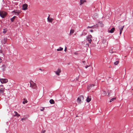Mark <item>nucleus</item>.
Wrapping results in <instances>:
<instances>
[{
    "label": "nucleus",
    "mask_w": 133,
    "mask_h": 133,
    "mask_svg": "<svg viewBox=\"0 0 133 133\" xmlns=\"http://www.w3.org/2000/svg\"><path fill=\"white\" fill-rule=\"evenodd\" d=\"M109 52L110 53H112L113 52V51L112 50H111L109 51Z\"/></svg>",
    "instance_id": "c85d7f7f"
},
{
    "label": "nucleus",
    "mask_w": 133,
    "mask_h": 133,
    "mask_svg": "<svg viewBox=\"0 0 133 133\" xmlns=\"http://www.w3.org/2000/svg\"><path fill=\"white\" fill-rule=\"evenodd\" d=\"M2 61V59L0 57V63H1Z\"/></svg>",
    "instance_id": "473e14b6"
},
{
    "label": "nucleus",
    "mask_w": 133,
    "mask_h": 133,
    "mask_svg": "<svg viewBox=\"0 0 133 133\" xmlns=\"http://www.w3.org/2000/svg\"><path fill=\"white\" fill-rule=\"evenodd\" d=\"M50 103L51 104H54L55 103V102L54 101L53 99H51L49 101Z\"/></svg>",
    "instance_id": "412c9836"
},
{
    "label": "nucleus",
    "mask_w": 133,
    "mask_h": 133,
    "mask_svg": "<svg viewBox=\"0 0 133 133\" xmlns=\"http://www.w3.org/2000/svg\"><path fill=\"white\" fill-rule=\"evenodd\" d=\"M116 99V98L115 97L111 99L110 101V102H111L112 101H114V100H115Z\"/></svg>",
    "instance_id": "393cba45"
},
{
    "label": "nucleus",
    "mask_w": 133,
    "mask_h": 133,
    "mask_svg": "<svg viewBox=\"0 0 133 133\" xmlns=\"http://www.w3.org/2000/svg\"><path fill=\"white\" fill-rule=\"evenodd\" d=\"M28 102L26 99L25 98H24L23 99V102L22 103L24 104H25V103H27Z\"/></svg>",
    "instance_id": "a211bd4d"
},
{
    "label": "nucleus",
    "mask_w": 133,
    "mask_h": 133,
    "mask_svg": "<svg viewBox=\"0 0 133 133\" xmlns=\"http://www.w3.org/2000/svg\"><path fill=\"white\" fill-rule=\"evenodd\" d=\"M61 72V70L60 69L58 68L57 70L54 71V72L58 76H59L60 75V73Z\"/></svg>",
    "instance_id": "423d86ee"
},
{
    "label": "nucleus",
    "mask_w": 133,
    "mask_h": 133,
    "mask_svg": "<svg viewBox=\"0 0 133 133\" xmlns=\"http://www.w3.org/2000/svg\"><path fill=\"white\" fill-rule=\"evenodd\" d=\"M119 63V61H117L114 63V64L115 65H116L118 64Z\"/></svg>",
    "instance_id": "a878e982"
},
{
    "label": "nucleus",
    "mask_w": 133,
    "mask_h": 133,
    "mask_svg": "<svg viewBox=\"0 0 133 133\" xmlns=\"http://www.w3.org/2000/svg\"><path fill=\"white\" fill-rule=\"evenodd\" d=\"M102 43L104 45L105 47H106L108 45V42L106 39H103Z\"/></svg>",
    "instance_id": "0eeeda50"
},
{
    "label": "nucleus",
    "mask_w": 133,
    "mask_h": 133,
    "mask_svg": "<svg viewBox=\"0 0 133 133\" xmlns=\"http://www.w3.org/2000/svg\"><path fill=\"white\" fill-rule=\"evenodd\" d=\"M7 13L4 11H0V16L2 18H4L7 15Z\"/></svg>",
    "instance_id": "7ed1b4c3"
},
{
    "label": "nucleus",
    "mask_w": 133,
    "mask_h": 133,
    "mask_svg": "<svg viewBox=\"0 0 133 133\" xmlns=\"http://www.w3.org/2000/svg\"><path fill=\"white\" fill-rule=\"evenodd\" d=\"M44 108H43V109H40V110H41V111H43L44 110Z\"/></svg>",
    "instance_id": "c9c22d12"
},
{
    "label": "nucleus",
    "mask_w": 133,
    "mask_h": 133,
    "mask_svg": "<svg viewBox=\"0 0 133 133\" xmlns=\"http://www.w3.org/2000/svg\"><path fill=\"white\" fill-rule=\"evenodd\" d=\"M0 81L2 83H5L8 82V80L6 79H1Z\"/></svg>",
    "instance_id": "6e6552de"
},
{
    "label": "nucleus",
    "mask_w": 133,
    "mask_h": 133,
    "mask_svg": "<svg viewBox=\"0 0 133 133\" xmlns=\"http://www.w3.org/2000/svg\"><path fill=\"white\" fill-rule=\"evenodd\" d=\"M3 68L2 69L3 71H4L5 70L6 68V66L5 65H3L2 66Z\"/></svg>",
    "instance_id": "4be33fe9"
},
{
    "label": "nucleus",
    "mask_w": 133,
    "mask_h": 133,
    "mask_svg": "<svg viewBox=\"0 0 133 133\" xmlns=\"http://www.w3.org/2000/svg\"><path fill=\"white\" fill-rule=\"evenodd\" d=\"M115 30V28H113L111 29L108 32H110V33H112L114 32Z\"/></svg>",
    "instance_id": "dca6fc26"
},
{
    "label": "nucleus",
    "mask_w": 133,
    "mask_h": 133,
    "mask_svg": "<svg viewBox=\"0 0 133 133\" xmlns=\"http://www.w3.org/2000/svg\"><path fill=\"white\" fill-rule=\"evenodd\" d=\"M45 131H46L45 130H44L43 131H42L41 133H45Z\"/></svg>",
    "instance_id": "7c9ffc66"
},
{
    "label": "nucleus",
    "mask_w": 133,
    "mask_h": 133,
    "mask_svg": "<svg viewBox=\"0 0 133 133\" xmlns=\"http://www.w3.org/2000/svg\"><path fill=\"white\" fill-rule=\"evenodd\" d=\"M89 66H88V65H87L86 66H85V68H87Z\"/></svg>",
    "instance_id": "e433bc0d"
},
{
    "label": "nucleus",
    "mask_w": 133,
    "mask_h": 133,
    "mask_svg": "<svg viewBox=\"0 0 133 133\" xmlns=\"http://www.w3.org/2000/svg\"><path fill=\"white\" fill-rule=\"evenodd\" d=\"M16 17V16H14L12 18H11L10 19V20L12 22H14V19H15V18Z\"/></svg>",
    "instance_id": "aec40b11"
},
{
    "label": "nucleus",
    "mask_w": 133,
    "mask_h": 133,
    "mask_svg": "<svg viewBox=\"0 0 133 133\" xmlns=\"http://www.w3.org/2000/svg\"><path fill=\"white\" fill-rule=\"evenodd\" d=\"M124 27V25H123L122 26V27L121 28L119 27V29L120 30V35H121L122 33V30H123V29Z\"/></svg>",
    "instance_id": "4468645a"
},
{
    "label": "nucleus",
    "mask_w": 133,
    "mask_h": 133,
    "mask_svg": "<svg viewBox=\"0 0 133 133\" xmlns=\"http://www.w3.org/2000/svg\"><path fill=\"white\" fill-rule=\"evenodd\" d=\"M7 39L6 38L4 37L2 40L1 42L3 44H5L7 41Z\"/></svg>",
    "instance_id": "1a4fd4ad"
},
{
    "label": "nucleus",
    "mask_w": 133,
    "mask_h": 133,
    "mask_svg": "<svg viewBox=\"0 0 133 133\" xmlns=\"http://www.w3.org/2000/svg\"><path fill=\"white\" fill-rule=\"evenodd\" d=\"M93 26H88V27L87 28H92V27Z\"/></svg>",
    "instance_id": "f704fd0d"
},
{
    "label": "nucleus",
    "mask_w": 133,
    "mask_h": 133,
    "mask_svg": "<svg viewBox=\"0 0 133 133\" xmlns=\"http://www.w3.org/2000/svg\"><path fill=\"white\" fill-rule=\"evenodd\" d=\"M48 21L49 22L51 23L52 21L54 20V19L51 18H50V16L49 15L48 17L47 18Z\"/></svg>",
    "instance_id": "9b49d317"
},
{
    "label": "nucleus",
    "mask_w": 133,
    "mask_h": 133,
    "mask_svg": "<svg viewBox=\"0 0 133 133\" xmlns=\"http://www.w3.org/2000/svg\"><path fill=\"white\" fill-rule=\"evenodd\" d=\"M7 31V30L6 29H4L3 30V32L4 33H5Z\"/></svg>",
    "instance_id": "cd10ccee"
},
{
    "label": "nucleus",
    "mask_w": 133,
    "mask_h": 133,
    "mask_svg": "<svg viewBox=\"0 0 133 133\" xmlns=\"http://www.w3.org/2000/svg\"><path fill=\"white\" fill-rule=\"evenodd\" d=\"M103 94L105 95H106V94H107V93H106V91H103Z\"/></svg>",
    "instance_id": "c756f323"
},
{
    "label": "nucleus",
    "mask_w": 133,
    "mask_h": 133,
    "mask_svg": "<svg viewBox=\"0 0 133 133\" xmlns=\"http://www.w3.org/2000/svg\"><path fill=\"white\" fill-rule=\"evenodd\" d=\"M84 99L83 97L82 96H79L77 99V102L78 103L80 104L83 102Z\"/></svg>",
    "instance_id": "f03ea898"
},
{
    "label": "nucleus",
    "mask_w": 133,
    "mask_h": 133,
    "mask_svg": "<svg viewBox=\"0 0 133 133\" xmlns=\"http://www.w3.org/2000/svg\"><path fill=\"white\" fill-rule=\"evenodd\" d=\"M90 31L91 32H93V31L92 30H91Z\"/></svg>",
    "instance_id": "4c0bfd02"
},
{
    "label": "nucleus",
    "mask_w": 133,
    "mask_h": 133,
    "mask_svg": "<svg viewBox=\"0 0 133 133\" xmlns=\"http://www.w3.org/2000/svg\"><path fill=\"white\" fill-rule=\"evenodd\" d=\"M111 90H110V91H109L108 92V96H110V94L111 93Z\"/></svg>",
    "instance_id": "bb28decb"
},
{
    "label": "nucleus",
    "mask_w": 133,
    "mask_h": 133,
    "mask_svg": "<svg viewBox=\"0 0 133 133\" xmlns=\"http://www.w3.org/2000/svg\"><path fill=\"white\" fill-rule=\"evenodd\" d=\"M28 5L27 4H25L22 5V9L23 10H25L28 9Z\"/></svg>",
    "instance_id": "9d476101"
},
{
    "label": "nucleus",
    "mask_w": 133,
    "mask_h": 133,
    "mask_svg": "<svg viewBox=\"0 0 133 133\" xmlns=\"http://www.w3.org/2000/svg\"><path fill=\"white\" fill-rule=\"evenodd\" d=\"M83 63H84V61H83Z\"/></svg>",
    "instance_id": "a19ab883"
},
{
    "label": "nucleus",
    "mask_w": 133,
    "mask_h": 133,
    "mask_svg": "<svg viewBox=\"0 0 133 133\" xmlns=\"http://www.w3.org/2000/svg\"><path fill=\"white\" fill-rule=\"evenodd\" d=\"M63 48H62L61 47H60L59 49H57V51H62V50H63Z\"/></svg>",
    "instance_id": "b1692460"
},
{
    "label": "nucleus",
    "mask_w": 133,
    "mask_h": 133,
    "mask_svg": "<svg viewBox=\"0 0 133 133\" xmlns=\"http://www.w3.org/2000/svg\"><path fill=\"white\" fill-rule=\"evenodd\" d=\"M92 37V36L91 35H90L87 36V40L90 43H91V42L92 41L91 38Z\"/></svg>",
    "instance_id": "39448f33"
},
{
    "label": "nucleus",
    "mask_w": 133,
    "mask_h": 133,
    "mask_svg": "<svg viewBox=\"0 0 133 133\" xmlns=\"http://www.w3.org/2000/svg\"><path fill=\"white\" fill-rule=\"evenodd\" d=\"M5 88L4 87L3 85H0V94L3 93L4 91Z\"/></svg>",
    "instance_id": "20e7f679"
},
{
    "label": "nucleus",
    "mask_w": 133,
    "mask_h": 133,
    "mask_svg": "<svg viewBox=\"0 0 133 133\" xmlns=\"http://www.w3.org/2000/svg\"><path fill=\"white\" fill-rule=\"evenodd\" d=\"M126 56H125V57H126Z\"/></svg>",
    "instance_id": "79ce46f5"
},
{
    "label": "nucleus",
    "mask_w": 133,
    "mask_h": 133,
    "mask_svg": "<svg viewBox=\"0 0 133 133\" xmlns=\"http://www.w3.org/2000/svg\"><path fill=\"white\" fill-rule=\"evenodd\" d=\"M30 87L33 89H36L37 86L36 84L31 81H30Z\"/></svg>",
    "instance_id": "f257e3e1"
},
{
    "label": "nucleus",
    "mask_w": 133,
    "mask_h": 133,
    "mask_svg": "<svg viewBox=\"0 0 133 133\" xmlns=\"http://www.w3.org/2000/svg\"><path fill=\"white\" fill-rule=\"evenodd\" d=\"M39 69L41 71H42V70L41 69V68Z\"/></svg>",
    "instance_id": "58836bf2"
},
{
    "label": "nucleus",
    "mask_w": 133,
    "mask_h": 133,
    "mask_svg": "<svg viewBox=\"0 0 133 133\" xmlns=\"http://www.w3.org/2000/svg\"><path fill=\"white\" fill-rule=\"evenodd\" d=\"M13 12H14L15 14L17 15H19L21 12L19 11H14Z\"/></svg>",
    "instance_id": "ddd939ff"
},
{
    "label": "nucleus",
    "mask_w": 133,
    "mask_h": 133,
    "mask_svg": "<svg viewBox=\"0 0 133 133\" xmlns=\"http://www.w3.org/2000/svg\"><path fill=\"white\" fill-rule=\"evenodd\" d=\"M14 114L13 115V116H16L17 117H18L19 116H20V115L18 114V113L16 111H14Z\"/></svg>",
    "instance_id": "f8f14e48"
},
{
    "label": "nucleus",
    "mask_w": 133,
    "mask_h": 133,
    "mask_svg": "<svg viewBox=\"0 0 133 133\" xmlns=\"http://www.w3.org/2000/svg\"><path fill=\"white\" fill-rule=\"evenodd\" d=\"M94 84H92L90 85V86H89L88 87V90H90L92 88V87H94Z\"/></svg>",
    "instance_id": "f3484780"
},
{
    "label": "nucleus",
    "mask_w": 133,
    "mask_h": 133,
    "mask_svg": "<svg viewBox=\"0 0 133 133\" xmlns=\"http://www.w3.org/2000/svg\"><path fill=\"white\" fill-rule=\"evenodd\" d=\"M83 35V34H82L81 35V36H82V35Z\"/></svg>",
    "instance_id": "ea45409f"
},
{
    "label": "nucleus",
    "mask_w": 133,
    "mask_h": 133,
    "mask_svg": "<svg viewBox=\"0 0 133 133\" xmlns=\"http://www.w3.org/2000/svg\"><path fill=\"white\" fill-rule=\"evenodd\" d=\"M91 100V97H88L87 99V101L88 102H89Z\"/></svg>",
    "instance_id": "6ab92c4d"
},
{
    "label": "nucleus",
    "mask_w": 133,
    "mask_h": 133,
    "mask_svg": "<svg viewBox=\"0 0 133 133\" xmlns=\"http://www.w3.org/2000/svg\"><path fill=\"white\" fill-rule=\"evenodd\" d=\"M26 119V118H21V120L22 121H23V120H25V119Z\"/></svg>",
    "instance_id": "2f4dec72"
},
{
    "label": "nucleus",
    "mask_w": 133,
    "mask_h": 133,
    "mask_svg": "<svg viewBox=\"0 0 133 133\" xmlns=\"http://www.w3.org/2000/svg\"><path fill=\"white\" fill-rule=\"evenodd\" d=\"M74 32V30L73 29H71L70 32V33L69 34V35H71L72 34H73Z\"/></svg>",
    "instance_id": "5701e85b"
},
{
    "label": "nucleus",
    "mask_w": 133,
    "mask_h": 133,
    "mask_svg": "<svg viewBox=\"0 0 133 133\" xmlns=\"http://www.w3.org/2000/svg\"><path fill=\"white\" fill-rule=\"evenodd\" d=\"M66 50H67V48L66 47H65V49H64V51L66 52Z\"/></svg>",
    "instance_id": "72a5a7b5"
},
{
    "label": "nucleus",
    "mask_w": 133,
    "mask_h": 133,
    "mask_svg": "<svg viewBox=\"0 0 133 133\" xmlns=\"http://www.w3.org/2000/svg\"><path fill=\"white\" fill-rule=\"evenodd\" d=\"M86 1L85 0H81L80 1V5H82V4H83L84 2H86Z\"/></svg>",
    "instance_id": "2eb2a0df"
}]
</instances>
